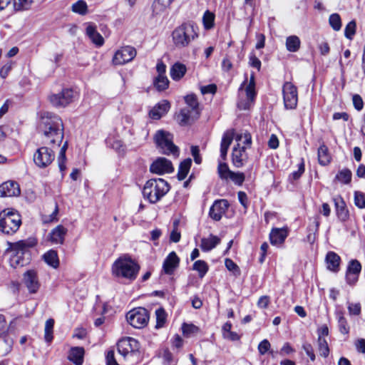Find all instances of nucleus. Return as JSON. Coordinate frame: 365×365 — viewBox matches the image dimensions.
I'll return each instance as SVG.
<instances>
[{"mask_svg":"<svg viewBox=\"0 0 365 365\" xmlns=\"http://www.w3.org/2000/svg\"><path fill=\"white\" fill-rule=\"evenodd\" d=\"M63 124L61 118L51 113H45L41 118L39 130L44 145L58 148L63 139Z\"/></svg>","mask_w":365,"mask_h":365,"instance_id":"f257e3e1","label":"nucleus"},{"mask_svg":"<svg viewBox=\"0 0 365 365\" xmlns=\"http://www.w3.org/2000/svg\"><path fill=\"white\" fill-rule=\"evenodd\" d=\"M37 245L34 237H29L15 242H7L6 252L11 253L9 259L11 267L16 268L29 263L31 257V250Z\"/></svg>","mask_w":365,"mask_h":365,"instance_id":"f03ea898","label":"nucleus"},{"mask_svg":"<svg viewBox=\"0 0 365 365\" xmlns=\"http://www.w3.org/2000/svg\"><path fill=\"white\" fill-rule=\"evenodd\" d=\"M170 185L162 178L148 180L143 186V196L150 203L160 201L170 190Z\"/></svg>","mask_w":365,"mask_h":365,"instance_id":"7ed1b4c3","label":"nucleus"},{"mask_svg":"<svg viewBox=\"0 0 365 365\" xmlns=\"http://www.w3.org/2000/svg\"><path fill=\"white\" fill-rule=\"evenodd\" d=\"M173 41L178 48H185L198 37V27L191 21L182 24L172 33Z\"/></svg>","mask_w":365,"mask_h":365,"instance_id":"20e7f679","label":"nucleus"},{"mask_svg":"<svg viewBox=\"0 0 365 365\" xmlns=\"http://www.w3.org/2000/svg\"><path fill=\"white\" fill-rule=\"evenodd\" d=\"M140 267L129 257H120L112 266V273L117 277L133 280L136 278Z\"/></svg>","mask_w":365,"mask_h":365,"instance_id":"39448f33","label":"nucleus"},{"mask_svg":"<svg viewBox=\"0 0 365 365\" xmlns=\"http://www.w3.org/2000/svg\"><path fill=\"white\" fill-rule=\"evenodd\" d=\"M21 225V215L16 211L7 209L0 212V232L12 235Z\"/></svg>","mask_w":365,"mask_h":365,"instance_id":"423d86ee","label":"nucleus"},{"mask_svg":"<svg viewBox=\"0 0 365 365\" xmlns=\"http://www.w3.org/2000/svg\"><path fill=\"white\" fill-rule=\"evenodd\" d=\"M234 138L237 144L240 143L241 145V143H242L245 146H249L252 143L250 133L237 134L235 136L233 130L225 131L222 135L220 144V157L223 160H226L228 149Z\"/></svg>","mask_w":365,"mask_h":365,"instance_id":"0eeeda50","label":"nucleus"},{"mask_svg":"<svg viewBox=\"0 0 365 365\" xmlns=\"http://www.w3.org/2000/svg\"><path fill=\"white\" fill-rule=\"evenodd\" d=\"M154 140L163 153L165 155L172 154L174 156L178 155V148L173 144L170 133L164 130H158L155 135Z\"/></svg>","mask_w":365,"mask_h":365,"instance_id":"6e6552de","label":"nucleus"},{"mask_svg":"<svg viewBox=\"0 0 365 365\" xmlns=\"http://www.w3.org/2000/svg\"><path fill=\"white\" fill-rule=\"evenodd\" d=\"M57 148L44 145L38 148L34 154V162L40 168L50 165L55 159V150Z\"/></svg>","mask_w":365,"mask_h":365,"instance_id":"1a4fd4ad","label":"nucleus"},{"mask_svg":"<svg viewBox=\"0 0 365 365\" xmlns=\"http://www.w3.org/2000/svg\"><path fill=\"white\" fill-rule=\"evenodd\" d=\"M126 319L132 327L141 329L147 325L149 314L146 309L138 307L128 312Z\"/></svg>","mask_w":365,"mask_h":365,"instance_id":"9d476101","label":"nucleus"},{"mask_svg":"<svg viewBox=\"0 0 365 365\" xmlns=\"http://www.w3.org/2000/svg\"><path fill=\"white\" fill-rule=\"evenodd\" d=\"M76 97V93L71 88H63L58 93L49 96L51 103L56 107H66L72 103Z\"/></svg>","mask_w":365,"mask_h":365,"instance_id":"9b49d317","label":"nucleus"},{"mask_svg":"<svg viewBox=\"0 0 365 365\" xmlns=\"http://www.w3.org/2000/svg\"><path fill=\"white\" fill-rule=\"evenodd\" d=\"M284 104L286 109H294L298 102L297 87L291 82H285L282 88Z\"/></svg>","mask_w":365,"mask_h":365,"instance_id":"f8f14e48","label":"nucleus"},{"mask_svg":"<svg viewBox=\"0 0 365 365\" xmlns=\"http://www.w3.org/2000/svg\"><path fill=\"white\" fill-rule=\"evenodd\" d=\"M118 351L124 358L138 352L140 344L138 340L132 337L120 339L118 344Z\"/></svg>","mask_w":365,"mask_h":365,"instance_id":"ddd939ff","label":"nucleus"},{"mask_svg":"<svg viewBox=\"0 0 365 365\" xmlns=\"http://www.w3.org/2000/svg\"><path fill=\"white\" fill-rule=\"evenodd\" d=\"M136 50L134 47L126 46L118 50L113 58L115 65H123L131 61L136 56Z\"/></svg>","mask_w":365,"mask_h":365,"instance_id":"4468645a","label":"nucleus"},{"mask_svg":"<svg viewBox=\"0 0 365 365\" xmlns=\"http://www.w3.org/2000/svg\"><path fill=\"white\" fill-rule=\"evenodd\" d=\"M173 170L171 161L165 158H157L150 166V171L158 175L170 173Z\"/></svg>","mask_w":365,"mask_h":365,"instance_id":"2eb2a0df","label":"nucleus"},{"mask_svg":"<svg viewBox=\"0 0 365 365\" xmlns=\"http://www.w3.org/2000/svg\"><path fill=\"white\" fill-rule=\"evenodd\" d=\"M229 205V202L227 200L222 199L215 200L210 209V217L215 221L220 220L222 215L228 209Z\"/></svg>","mask_w":365,"mask_h":365,"instance_id":"dca6fc26","label":"nucleus"},{"mask_svg":"<svg viewBox=\"0 0 365 365\" xmlns=\"http://www.w3.org/2000/svg\"><path fill=\"white\" fill-rule=\"evenodd\" d=\"M246 146L240 143L234 146L232 152V164L236 168H242L247 161L248 156L246 153Z\"/></svg>","mask_w":365,"mask_h":365,"instance_id":"f3484780","label":"nucleus"},{"mask_svg":"<svg viewBox=\"0 0 365 365\" xmlns=\"http://www.w3.org/2000/svg\"><path fill=\"white\" fill-rule=\"evenodd\" d=\"M361 270V265L358 260L351 259L349 262L346 273V279L349 284L352 285L357 282Z\"/></svg>","mask_w":365,"mask_h":365,"instance_id":"a211bd4d","label":"nucleus"},{"mask_svg":"<svg viewBox=\"0 0 365 365\" xmlns=\"http://www.w3.org/2000/svg\"><path fill=\"white\" fill-rule=\"evenodd\" d=\"M24 282L31 293H36L40 287L37 273L34 270H28L24 273Z\"/></svg>","mask_w":365,"mask_h":365,"instance_id":"6ab92c4d","label":"nucleus"},{"mask_svg":"<svg viewBox=\"0 0 365 365\" xmlns=\"http://www.w3.org/2000/svg\"><path fill=\"white\" fill-rule=\"evenodd\" d=\"M20 193L19 185L15 181H7L0 185V197L19 196Z\"/></svg>","mask_w":365,"mask_h":365,"instance_id":"aec40b11","label":"nucleus"},{"mask_svg":"<svg viewBox=\"0 0 365 365\" xmlns=\"http://www.w3.org/2000/svg\"><path fill=\"white\" fill-rule=\"evenodd\" d=\"M245 93L247 98V102L245 105H242L241 103H238V106L241 109H248L250 108V105L253 102L255 96V76L253 73L251 74L250 82L245 88Z\"/></svg>","mask_w":365,"mask_h":365,"instance_id":"412c9836","label":"nucleus"},{"mask_svg":"<svg viewBox=\"0 0 365 365\" xmlns=\"http://www.w3.org/2000/svg\"><path fill=\"white\" fill-rule=\"evenodd\" d=\"M179 257L175 252H170L163 262V269L165 274H172L178 267Z\"/></svg>","mask_w":365,"mask_h":365,"instance_id":"4be33fe9","label":"nucleus"},{"mask_svg":"<svg viewBox=\"0 0 365 365\" xmlns=\"http://www.w3.org/2000/svg\"><path fill=\"white\" fill-rule=\"evenodd\" d=\"M169 109L170 103L166 100H163L150 110L149 115L153 119L158 120L165 115Z\"/></svg>","mask_w":365,"mask_h":365,"instance_id":"5701e85b","label":"nucleus"},{"mask_svg":"<svg viewBox=\"0 0 365 365\" xmlns=\"http://www.w3.org/2000/svg\"><path fill=\"white\" fill-rule=\"evenodd\" d=\"M333 200L338 217L341 221H346L349 217V211L346 208L344 200L340 196H337Z\"/></svg>","mask_w":365,"mask_h":365,"instance_id":"b1692460","label":"nucleus"},{"mask_svg":"<svg viewBox=\"0 0 365 365\" xmlns=\"http://www.w3.org/2000/svg\"><path fill=\"white\" fill-rule=\"evenodd\" d=\"M287 231L282 228H274L269 234L270 242L273 245H282L287 237Z\"/></svg>","mask_w":365,"mask_h":365,"instance_id":"393cba45","label":"nucleus"},{"mask_svg":"<svg viewBox=\"0 0 365 365\" xmlns=\"http://www.w3.org/2000/svg\"><path fill=\"white\" fill-rule=\"evenodd\" d=\"M67 229L63 225H58L49 234V239L52 243L63 244Z\"/></svg>","mask_w":365,"mask_h":365,"instance_id":"a878e982","label":"nucleus"},{"mask_svg":"<svg viewBox=\"0 0 365 365\" xmlns=\"http://www.w3.org/2000/svg\"><path fill=\"white\" fill-rule=\"evenodd\" d=\"M86 34L91 41L98 46H101L104 43L103 36L97 31L96 26L93 24H89L86 27Z\"/></svg>","mask_w":365,"mask_h":365,"instance_id":"bb28decb","label":"nucleus"},{"mask_svg":"<svg viewBox=\"0 0 365 365\" xmlns=\"http://www.w3.org/2000/svg\"><path fill=\"white\" fill-rule=\"evenodd\" d=\"M220 243V239L215 235H210L208 237L201 240L200 247L204 252H209Z\"/></svg>","mask_w":365,"mask_h":365,"instance_id":"cd10ccee","label":"nucleus"},{"mask_svg":"<svg viewBox=\"0 0 365 365\" xmlns=\"http://www.w3.org/2000/svg\"><path fill=\"white\" fill-rule=\"evenodd\" d=\"M186 71L187 68L185 64L180 62H176L170 68V77L174 81H179L185 76Z\"/></svg>","mask_w":365,"mask_h":365,"instance_id":"c85d7f7f","label":"nucleus"},{"mask_svg":"<svg viewBox=\"0 0 365 365\" xmlns=\"http://www.w3.org/2000/svg\"><path fill=\"white\" fill-rule=\"evenodd\" d=\"M341 258L334 252H329L326 256L327 268L332 272H338Z\"/></svg>","mask_w":365,"mask_h":365,"instance_id":"c756f323","label":"nucleus"},{"mask_svg":"<svg viewBox=\"0 0 365 365\" xmlns=\"http://www.w3.org/2000/svg\"><path fill=\"white\" fill-rule=\"evenodd\" d=\"M84 349L82 347H73L68 355V359L76 365H82L83 361Z\"/></svg>","mask_w":365,"mask_h":365,"instance_id":"7c9ffc66","label":"nucleus"},{"mask_svg":"<svg viewBox=\"0 0 365 365\" xmlns=\"http://www.w3.org/2000/svg\"><path fill=\"white\" fill-rule=\"evenodd\" d=\"M331 155L327 145L322 144L318 148V160L321 165H327L331 162Z\"/></svg>","mask_w":365,"mask_h":365,"instance_id":"2f4dec72","label":"nucleus"},{"mask_svg":"<svg viewBox=\"0 0 365 365\" xmlns=\"http://www.w3.org/2000/svg\"><path fill=\"white\" fill-rule=\"evenodd\" d=\"M301 41L297 36H289L286 38V48L289 52H297L300 48Z\"/></svg>","mask_w":365,"mask_h":365,"instance_id":"473e14b6","label":"nucleus"},{"mask_svg":"<svg viewBox=\"0 0 365 365\" xmlns=\"http://www.w3.org/2000/svg\"><path fill=\"white\" fill-rule=\"evenodd\" d=\"M351 171L348 168H343L338 171L335 176V180H337L342 184L348 185L351 182Z\"/></svg>","mask_w":365,"mask_h":365,"instance_id":"72a5a7b5","label":"nucleus"},{"mask_svg":"<svg viewBox=\"0 0 365 365\" xmlns=\"http://www.w3.org/2000/svg\"><path fill=\"white\" fill-rule=\"evenodd\" d=\"M192 165V160L190 158H187L184 160L179 166L178 173V178L179 180H184L190 169Z\"/></svg>","mask_w":365,"mask_h":365,"instance_id":"f704fd0d","label":"nucleus"},{"mask_svg":"<svg viewBox=\"0 0 365 365\" xmlns=\"http://www.w3.org/2000/svg\"><path fill=\"white\" fill-rule=\"evenodd\" d=\"M44 261L53 268L58 267L59 261L57 252L54 250H50L43 255Z\"/></svg>","mask_w":365,"mask_h":365,"instance_id":"c9c22d12","label":"nucleus"},{"mask_svg":"<svg viewBox=\"0 0 365 365\" xmlns=\"http://www.w3.org/2000/svg\"><path fill=\"white\" fill-rule=\"evenodd\" d=\"M336 317L339 331L343 334H348L349 332V327L343 313L341 312H338L336 313Z\"/></svg>","mask_w":365,"mask_h":365,"instance_id":"e433bc0d","label":"nucleus"},{"mask_svg":"<svg viewBox=\"0 0 365 365\" xmlns=\"http://www.w3.org/2000/svg\"><path fill=\"white\" fill-rule=\"evenodd\" d=\"M192 269L198 272L200 277H203L208 271L209 267L204 260H197L192 266Z\"/></svg>","mask_w":365,"mask_h":365,"instance_id":"4c0bfd02","label":"nucleus"},{"mask_svg":"<svg viewBox=\"0 0 365 365\" xmlns=\"http://www.w3.org/2000/svg\"><path fill=\"white\" fill-rule=\"evenodd\" d=\"M232 173V171L230 170L227 163L220 161L219 162L217 167V173L221 179L227 180Z\"/></svg>","mask_w":365,"mask_h":365,"instance_id":"58836bf2","label":"nucleus"},{"mask_svg":"<svg viewBox=\"0 0 365 365\" xmlns=\"http://www.w3.org/2000/svg\"><path fill=\"white\" fill-rule=\"evenodd\" d=\"M317 344L320 355L325 358L327 357L329 354V348L326 339L324 337H318Z\"/></svg>","mask_w":365,"mask_h":365,"instance_id":"ea45409f","label":"nucleus"},{"mask_svg":"<svg viewBox=\"0 0 365 365\" xmlns=\"http://www.w3.org/2000/svg\"><path fill=\"white\" fill-rule=\"evenodd\" d=\"M155 316H156V325L155 327L157 329L161 328L164 326L166 322L167 314L164 309L158 308L155 310Z\"/></svg>","mask_w":365,"mask_h":365,"instance_id":"a19ab883","label":"nucleus"},{"mask_svg":"<svg viewBox=\"0 0 365 365\" xmlns=\"http://www.w3.org/2000/svg\"><path fill=\"white\" fill-rule=\"evenodd\" d=\"M154 85L157 90L164 91L169 86V81L165 75L158 76L154 81Z\"/></svg>","mask_w":365,"mask_h":365,"instance_id":"79ce46f5","label":"nucleus"},{"mask_svg":"<svg viewBox=\"0 0 365 365\" xmlns=\"http://www.w3.org/2000/svg\"><path fill=\"white\" fill-rule=\"evenodd\" d=\"M68 148V143L66 141L63 146L61 147L59 153V155L58 158V163L59 169L61 172H63L66 170V151Z\"/></svg>","mask_w":365,"mask_h":365,"instance_id":"37998d69","label":"nucleus"},{"mask_svg":"<svg viewBox=\"0 0 365 365\" xmlns=\"http://www.w3.org/2000/svg\"><path fill=\"white\" fill-rule=\"evenodd\" d=\"M329 23L330 26L336 31L341 28V20L339 14L334 13L329 16Z\"/></svg>","mask_w":365,"mask_h":365,"instance_id":"c03bdc74","label":"nucleus"},{"mask_svg":"<svg viewBox=\"0 0 365 365\" xmlns=\"http://www.w3.org/2000/svg\"><path fill=\"white\" fill-rule=\"evenodd\" d=\"M54 326V320L49 319L46 320L45 324V340L47 342H51L53 339V329Z\"/></svg>","mask_w":365,"mask_h":365,"instance_id":"a18cd8bd","label":"nucleus"},{"mask_svg":"<svg viewBox=\"0 0 365 365\" xmlns=\"http://www.w3.org/2000/svg\"><path fill=\"white\" fill-rule=\"evenodd\" d=\"M192 110L190 108H182L178 114V118L181 125H186L190 123V118L191 111Z\"/></svg>","mask_w":365,"mask_h":365,"instance_id":"49530a36","label":"nucleus"},{"mask_svg":"<svg viewBox=\"0 0 365 365\" xmlns=\"http://www.w3.org/2000/svg\"><path fill=\"white\" fill-rule=\"evenodd\" d=\"M87 4L83 0H79L72 6V11L81 15H85L87 13Z\"/></svg>","mask_w":365,"mask_h":365,"instance_id":"de8ad7c7","label":"nucleus"},{"mask_svg":"<svg viewBox=\"0 0 365 365\" xmlns=\"http://www.w3.org/2000/svg\"><path fill=\"white\" fill-rule=\"evenodd\" d=\"M356 24L354 20L347 24L344 29V36L346 38L352 40L356 33Z\"/></svg>","mask_w":365,"mask_h":365,"instance_id":"09e8293b","label":"nucleus"},{"mask_svg":"<svg viewBox=\"0 0 365 365\" xmlns=\"http://www.w3.org/2000/svg\"><path fill=\"white\" fill-rule=\"evenodd\" d=\"M34 0H13V7L15 10L28 9Z\"/></svg>","mask_w":365,"mask_h":365,"instance_id":"8fccbe9b","label":"nucleus"},{"mask_svg":"<svg viewBox=\"0 0 365 365\" xmlns=\"http://www.w3.org/2000/svg\"><path fill=\"white\" fill-rule=\"evenodd\" d=\"M215 20V15L210 12L209 11H206L203 15L202 21L204 26L206 29H210L213 27Z\"/></svg>","mask_w":365,"mask_h":365,"instance_id":"3c124183","label":"nucleus"},{"mask_svg":"<svg viewBox=\"0 0 365 365\" xmlns=\"http://www.w3.org/2000/svg\"><path fill=\"white\" fill-rule=\"evenodd\" d=\"M225 264L226 268L232 272L233 274L236 277L240 276V269L236 263L233 262L231 259L227 258L225 261Z\"/></svg>","mask_w":365,"mask_h":365,"instance_id":"603ef678","label":"nucleus"},{"mask_svg":"<svg viewBox=\"0 0 365 365\" xmlns=\"http://www.w3.org/2000/svg\"><path fill=\"white\" fill-rule=\"evenodd\" d=\"M228 179H230L237 185H242L245 181V176L243 173L232 171Z\"/></svg>","mask_w":365,"mask_h":365,"instance_id":"864d4df0","label":"nucleus"},{"mask_svg":"<svg viewBox=\"0 0 365 365\" xmlns=\"http://www.w3.org/2000/svg\"><path fill=\"white\" fill-rule=\"evenodd\" d=\"M354 203L359 208L365 207V195L359 191L354 192Z\"/></svg>","mask_w":365,"mask_h":365,"instance_id":"5fc2aeb1","label":"nucleus"},{"mask_svg":"<svg viewBox=\"0 0 365 365\" xmlns=\"http://www.w3.org/2000/svg\"><path fill=\"white\" fill-rule=\"evenodd\" d=\"M173 0H155L153 4V11L155 12L158 9L160 11L168 7Z\"/></svg>","mask_w":365,"mask_h":365,"instance_id":"6e6d98bb","label":"nucleus"},{"mask_svg":"<svg viewBox=\"0 0 365 365\" xmlns=\"http://www.w3.org/2000/svg\"><path fill=\"white\" fill-rule=\"evenodd\" d=\"M185 101L189 108L192 110H195L198 107V102L196 96L193 94L187 95L185 98Z\"/></svg>","mask_w":365,"mask_h":365,"instance_id":"4d7b16f0","label":"nucleus"},{"mask_svg":"<svg viewBox=\"0 0 365 365\" xmlns=\"http://www.w3.org/2000/svg\"><path fill=\"white\" fill-rule=\"evenodd\" d=\"M347 309L350 315H359L361 314L360 303L348 302Z\"/></svg>","mask_w":365,"mask_h":365,"instance_id":"13d9d810","label":"nucleus"},{"mask_svg":"<svg viewBox=\"0 0 365 365\" xmlns=\"http://www.w3.org/2000/svg\"><path fill=\"white\" fill-rule=\"evenodd\" d=\"M178 221L175 220L173 223L174 229L170 233V240L173 242H178L180 240V232L178 231L177 227L178 225Z\"/></svg>","mask_w":365,"mask_h":365,"instance_id":"bf43d9fd","label":"nucleus"},{"mask_svg":"<svg viewBox=\"0 0 365 365\" xmlns=\"http://www.w3.org/2000/svg\"><path fill=\"white\" fill-rule=\"evenodd\" d=\"M271 347L270 343L267 339L262 340L258 345V351L261 355L265 354Z\"/></svg>","mask_w":365,"mask_h":365,"instance_id":"052dcab7","label":"nucleus"},{"mask_svg":"<svg viewBox=\"0 0 365 365\" xmlns=\"http://www.w3.org/2000/svg\"><path fill=\"white\" fill-rule=\"evenodd\" d=\"M352 101L355 109L357 110H362L364 102L362 98L359 94H354L352 97Z\"/></svg>","mask_w":365,"mask_h":365,"instance_id":"680f3d73","label":"nucleus"},{"mask_svg":"<svg viewBox=\"0 0 365 365\" xmlns=\"http://www.w3.org/2000/svg\"><path fill=\"white\" fill-rule=\"evenodd\" d=\"M182 331L185 335L188 336L190 334L197 333L198 331V328L193 324H184L182 326Z\"/></svg>","mask_w":365,"mask_h":365,"instance_id":"e2e57ef3","label":"nucleus"},{"mask_svg":"<svg viewBox=\"0 0 365 365\" xmlns=\"http://www.w3.org/2000/svg\"><path fill=\"white\" fill-rule=\"evenodd\" d=\"M302 348L310 359L314 361L315 360V354L312 344L306 342L303 344Z\"/></svg>","mask_w":365,"mask_h":365,"instance_id":"0e129e2a","label":"nucleus"},{"mask_svg":"<svg viewBox=\"0 0 365 365\" xmlns=\"http://www.w3.org/2000/svg\"><path fill=\"white\" fill-rule=\"evenodd\" d=\"M191 154L194 158L195 163L200 164L202 163V158L200 155V149L198 146H191Z\"/></svg>","mask_w":365,"mask_h":365,"instance_id":"69168bd1","label":"nucleus"},{"mask_svg":"<svg viewBox=\"0 0 365 365\" xmlns=\"http://www.w3.org/2000/svg\"><path fill=\"white\" fill-rule=\"evenodd\" d=\"M270 302V298L269 297L267 296V295H264V296H262L258 302H257V306L258 307L261 308V309H266L269 304Z\"/></svg>","mask_w":365,"mask_h":365,"instance_id":"338daca9","label":"nucleus"},{"mask_svg":"<svg viewBox=\"0 0 365 365\" xmlns=\"http://www.w3.org/2000/svg\"><path fill=\"white\" fill-rule=\"evenodd\" d=\"M318 48L321 55L327 56L329 53L330 48L327 42L323 41L318 44Z\"/></svg>","mask_w":365,"mask_h":365,"instance_id":"774afa93","label":"nucleus"}]
</instances>
